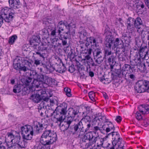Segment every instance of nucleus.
<instances>
[{
	"mask_svg": "<svg viewBox=\"0 0 149 149\" xmlns=\"http://www.w3.org/2000/svg\"><path fill=\"white\" fill-rule=\"evenodd\" d=\"M105 36V47H104V54L101 49L97 48L93 52L94 58L95 62L98 64L102 62L104 58L110 56L112 54L111 49H113L112 47L113 37L111 32Z\"/></svg>",
	"mask_w": 149,
	"mask_h": 149,
	"instance_id": "f257e3e1",
	"label": "nucleus"
},
{
	"mask_svg": "<svg viewBox=\"0 0 149 149\" xmlns=\"http://www.w3.org/2000/svg\"><path fill=\"white\" fill-rule=\"evenodd\" d=\"M13 64L14 68L17 70L19 71H23L25 72L28 70H30L29 73H27V74H29V77L35 79L37 77L38 74L35 70H31L32 68V64L31 62L25 60L24 58L19 57L16 58L14 61Z\"/></svg>",
	"mask_w": 149,
	"mask_h": 149,
	"instance_id": "f03ea898",
	"label": "nucleus"
},
{
	"mask_svg": "<svg viewBox=\"0 0 149 149\" xmlns=\"http://www.w3.org/2000/svg\"><path fill=\"white\" fill-rule=\"evenodd\" d=\"M20 130L23 141L20 143H18L17 147L19 148H22L26 147L27 141L32 139L34 131L33 127L29 125L22 126Z\"/></svg>",
	"mask_w": 149,
	"mask_h": 149,
	"instance_id": "7ed1b4c3",
	"label": "nucleus"
},
{
	"mask_svg": "<svg viewBox=\"0 0 149 149\" xmlns=\"http://www.w3.org/2000/svg\"><path fill=\"white\" fill-rule=\"evenodd\" d=\"M74 120L65 121L64 123L66 124V125L63 131H65L68 130L72 134H77L79 137L82 136L81 134V131L82 130V122L79 121L77 124L74 123Z\"/></svg>",
	"mask_w": 149,
	"mask_h": 149,
	"instance_id": "20e7f679",
	"label": "nucleus"
},
{
	"mask_svg": "<svg viewBox=\"0 0 149 149\" xmlns=\"http://www.w3.org/2000/svg\"><path fill=\"white\" fill-rule=\"evenodd\" d=\"M57 137L56 132L50 130L44 131L40 139V141L42 144H50L55 142Z\"/></svg>",
	"mask_w": 149,
	"mask_h": 149,
	"instance_id": "39448f33",
	"label": "nucleus"
},
{
	"mask_svg": "<svg viewBox=\"0 0 149 149\" xmlns=\"http://www.w3.org/2000/svg\"><path fill=\"white\" fill-rule=\"evenodd\" d=\"M65 26V29L67 30L66 32L63 33L62 34H66V33H70L71 31L74 30V29L76 27L75 25L72 22L68 23L65 21H61L59 22L56 27V29H57L58 35L61 34V31H63L64 26Z\"/></svg>",
	"mask_w": 149,
	"mask_h": 149,
	"instance_id": "423d86ee",
	"label": "nucleus"
},
{
	"mask_svg": "<svg viewBox=\"0 0 149 149\" xmlns=\"http://www.w3.org/2000/svg\"><path fill=\"white\" fill-rule=\"evenodd\" d=\"M135 89L138 93H141L146 91L149 93V81L141 80L136 83Z\"/></svg>",
	"mask_w": 149,
	"mask_h": 149,
	"instance_id": "0eeeda50",
	"label": "nucleus"
},
{
	"mask_svg": "<svg viewBox=\"0 0 149 149\" xmlns=\"http://www.w3.org/2000/svg\"><path fill=\"white\" fill-rule=\"evenodd\" d=\"M111 135L112 136L113 144L115 145H117L116 149H123L124 147L123 142L122 139L120 137L118 133L116 132H112L108 134V135Z\"/></svg>",
	"mask_w": 149,
	"mask_h": 149,
	"instance_id": "6e6552de",
	"label": "nucleus"
},
{
	"mask_svg": "<svg viewBox=\"0 0 149 149\" xmlns=\"http://www.w3.org/2000/svg\"><path fill=\"white\" fill-rule=\"evenodd\" d=\"M3 20L5 22H9L11 21L15 16V13L13 11H10L7 7H5L1 11Z\"/></svg>",
	"mask_w": 149,
	"mask_h": 149,
	"instance_id": "1a4fd4ad",
	"label": "nucleus"
},
{
	"mask_svg": "<svg viewBox=\"0 0 149 149\" xmlns=\"http://www.w3.org/2000/svg\"><path fill=\"white\" fill-rule=\"evenodd\" d=\"M96 132H93L92 133H86L82 138V141L86 143L85 144V148H88L93 145V141L94 139Z\"/></svg>",
	"mask_w": 149,
	"mask_h": 149,
	"instance_id": "9d476101",
	"label": "nucleus"
},
{
	"mask_svg": "<svg viewBox=\"0 0 149 149\" xmlns=\"http://www.w3.org/2000/svg\"><path fill=\"white\" fill-rule=\"evenodd\" d=\"M46 95V92L42 89L37 91L34 93L32 94L30 97V99L33 102L38 103L42 100V97Z\"/></svg>",
	"mask_w": 149,
	"mask_h": 149,
	"instance_id": "9b49d317",
	"label": "nucleus"
},
{
	"mask_svg": "<svg viewBox=\"0 0 149 149\" xmlns=\"http://www.w3.org/2000/svg\"><path fill=\"white\" fill-rule=\"evenodd\" d=\"M68 105L65 102L61 103L56 107L55 111L57 114H60L62 116H65L67 114L68 111L67 108Z\"/></svg>",
	"mask_w": 149,
	"mask_h": 149,
	"instance_id": "f8f14e48",
	"label": "nucleus"
},
{
	"mask_svg": "<svg viewBox=\"0 0 149 149\" xmlns=\"http://www.w3.org/2000/svg\"><path fill=\"white\" fill-rule=\"evenodd\" d=\"M59 38L56 37L53 40V42H57L58 41V44L61 45V43H59V41L62 40V44L63 46L66 45L67 44V39L70 36V33L66 34H62L59 35Z\"/></svg>",
	"mask_w": 149,
	"mask_h": 149,
	"instance_id": "ddd939ff",
	"label": "nucleus"
},
{
	"mask_svg": "<svg viewBox=\"0 0 149 149\" xmlns=\"http://www.w3.org/2000/svg\"><path fill=\"white\" fill-rule=\"evenodd\" d=\"M68 116L65 121L74 120V118L77 115L79 111L76 108H70L68 110Z\"/></svg>",
	"mask_w": 149,
	"mask_h": 149,
	"instance_id": "4468645a",
	"label": "nucleus"
},
{
	"mask_svg": "<svg viewBox=\"0 0 149 149\" xmlns=\"http://www.w3.org/2000/svg\"><path fill=\"white\" fill-rule=\"evenodd\" d=\"M104 141V139L100 138L99 137L98 133L96 132L94 139L93 141V145L96 142L97 147L96 148L100 149L102 147H103V145Z\"/></svg>",
	"mask_w": 149,
	"mask_h": 149,
	"instance_id": "2eb2a0df",
	"label": "nucleus"
},
{
	"mask_svg": "<svg viewBox=\"0 0 149 149\" xmlns=\"http://www.w3.org/2000/svg\"><path fill=\"white\" fill-rule=\"evenodd\" d=\"M99 114L98 115H96V116H95V118L93 120V122L94 123H97L98 124V125L100 124V122H101L102 123H107L108 121V120L106 118V116H99Z\"/></svg>",
	"mask_w": 149,
	"mask_h": 149,
	"instance_id": "dca6fc26",
	"label": "nucleus"
},
{
	"mask_svg": "<svg viewBox=\"0 0 149 149\" xmlns=\"http://www.w3.org/2000/svg\"><path fill=\"white\" fill-rule=\"evenodd\" d=\"M132 18L129 17L127 22V30L129 33H132L135 30V27Z\"/></svg>",
	"mask_w": 149,
	"mask_h": 149,
	"instance_id": "f3484780",
	"label": "nucleus"
},
{
	"mask_svg": "<svg viewBox=\"0 0 149 149\" xmlns=\"http://www.w3.org/2000/svg\"><path fill=\"white\" fill-rule=\"evenodd\" d=\"M79 37L80 38V42L81 43H84L88 40L87 33L86 31L83 30L78 33Z\"/></svg>",
	"mask_w": 149,
	"mask_h": 149,
	"instance_id": "a211bd4d",
	"label": "nucleus"
},
{
	"mask_svg": "<svg viewBox=\"0 0 149 149\" xmlns=\"http://www.w3.org/2000/svg\"><path fill=\"white\" fill-rule=\"evenodd\" d=\"M147 49V45L141 46L140 47L139 51V56L142 59L145 58L146 55L148 54V51H146Z\"/></svg>",
	"mask_w": 149,
	"mask_h": 149,
	"instance_id": "6ab92c4d",
	"label": "nucleus"
},
{
	"mask_svg": "<svg viewBox=\"0 0 149 149\" xmlns=\"http://www.w3.org/2000/svg\"><path fill=\"white\" fill-rule=\"evenodd\" d=\"M47 49V48L44 47L43 45H40L38 47L37 51L35 52V53H33V55H38L40 57L44 58V54L43 52L46 50Z\"/></svg>",
	"mask_w": 149,
	"mask_h": 149,
	"instance_id": "aec40b11",
	"label": "nucleus"
},
{
	"mask_svg": "<svg viewBox=\"0 0 149 149\" xmlns=\"http://www.w3.org/2000/svg\"><path fill=\"white\" fill-rule=\"evenodd\" d=\"M95 40L94 37H90L88 38V40L86 41L85 46L88 47V46L93 47V49L95 47Z\"/></svg>",
	"mask_w": 149,
	"mask_h": 149,
	"instance_id": "412c9836",
	"label": "nucleus"
},
{
	"mask_svg": "<svg viewBox=\"0 0 149 149\" xmlns=\"http://www.w3.org/2000/svg\"><path fill=\"white\" fill-rule=\"evenodd\" d=\"M10 7L16 9L19 7V0H9Z\"/></svg>",
	"mask_w": 149,
	"mask_h": 149,
	"instance_id": "4be33fe9",
	"label": "nucleus"
},
{
	"mask_svg": "<svg viewBox=\"0 0 149 149\" xmlns=\"http://www.w3.org/2000/svg\"><path fill=\"white\" fill-rule=\"evenodd\" d=\"M138 108L140 112L142 114L149 113V105L148 104L141 105Z\"/></svg>",
	"mask_w": 149,
	"mask_h": 149,
	"instance_id": "5701e85b",
	"label": "nucleus"
},
{
	"mask_svg": "<svg viewBox=\"0 0 149 149\" xmlns=\"http://www.w3.org/2000/svg\"><path fill=\"white\" fill-rule=\"evenodd\" d=\"M82 126L83 128H82V130L81 131V134L82 135L84 134L85 132L88 131L91 127V125L90 123L88 122L87 123H85L84 125L82 123Z\"/></svg>",
	"mask_w": 149,
	"mask_h": 149,
	"instance_id": "b1692460",
	"label": "nucleus"
},
{
	"mask_svg": "<svg viewBox=\"0 0 149 149\" xmlns=\"http://www.w3.org/2000/svg\"><path fill=\"white\" fill-rule=\"evenodd\" d=\"M134 20V24L136 28L140 29L142 26V21L140 17H138L135 19L132 18Z\"/></svg>",
	"mask_w": 149,
	"mask_h": 149,
	"instance_id": "393cba45",
	"label": "nucleus"
},
{
	"mask_svg": "<svg viewBox=\"0 0 149 149\" xmlns=\"http://www.w3.org/2000/svg\"><path fill=\"white\" fill-rule=\"evenodd\" d=\"M40 34L42 36L43 39H46L49 37V33L48 29L45 28L40 31Z\"/></svg>",
	"mask_w": 149,
	"mask_h": 149,
	"instance_id": "a878e982",
	"label": "nucleus"
},
{
	"mask_svg": "<svg viewBox=\"0 0 149 149\" xmlns=\"http://www.w3.org/2000/svg\"><path fill=\"white\" fill-rule=\"evenodd\" d=\"M110 32V31H108V33H107L108 34L107 35V33H105L106 36L107 35H109V32ZM112 34V33H111ZM111 35L113 36L112 35ZM113 45L112 47L113 48V49L114 48V47H116L118 46L119 45H122L123 43V41L120 39H119L118 38H116L115 41H114V42H113Z\"/></svg>",
	"mask_w": 149,
	"mask_h": 149,
	"instance_id": "bb28decb",
	"label": "nucleus"
},
{
	"mask_svg": "<svg viewBox=\"0 0 149 149\" xmlns=\"http://www.w3.org/2000/svg\"><path fill=\"white\" fill-rule=\"evenodd\" d=\"M110 55H111V56L108 58V62L109 64L111 69H112L113 68V66L115 64L114 62L115 58L116 56L113 55V54L112 52V54Z\"/></svg>",
	"mask_w": 149,
	"mask_h": 149,
	"instance_id": "cd10ccee",
	"label": "nucleus"
},
{
	"mask_svg": "<svg viewBox=\"0 0 149 149\" xmlns=\"http://www.w3.org/2000/svg\"><path fill=\"white\" fill-rule=\"evenodd\" d=\"M73 51V50L70 47H67L65 50L66 53L68 54V57L70 58H73L74 57Z\"/></svg>",
	"mask_w": 149,
	"mask_h": 149,
	"instance_id": "c85d7f7f",
	"label": "nucleus"
},
{
	"mask_svg": "<svg viewBox=\"0 0 149 149\" xmlns=\"http://www.w3.org/2000/svg\"><path fill=\"white\" fill-rule=\"evenodd\" d=\"M54 79L47 76H45L43 84H46L49 85H52L53 84Z\"/></svg>",
	"mask_w": 149,
	"mask_h": 149,
	"instance_id": "c756f323",
	"label": "nucleus"
},
{
	"mask_svg": "<svg viewBox=\"0 0 149 149\" xmlns=\"http://www.w3.org/2000/svg\"><path fill=\"white\" fill-rule=\"evenodd\" d=\"M63 116L62 115L59 117L57 118V121H56V123L59 124V127H62V129L63 127L65 128V127L66 125V124H65L64 123L65 121H64L63 123Z\"/></svg>",
	"mask_w": 149,
	"mask_h": 149,
	"instance_id": "7c9ffc66",
	"label": "nucleus"
},
{
	"mask_svg": "<svg viewBox=\"0 0 149 149\" xmlns=\"http://www.w3.org/2000/svg\"><path fill=\"white\" fill-rule=\"evenodd\" d=\"M22 88H23L22 85L21 84L16 85L14 86L13 91L15 93H19L21 92Z\"/></svg>",
	"mask_w": 149,
	"mask_h": 149,
	"instance_id": "2f4dec72",
	"label": "nucleus"
},
{
	"mask_svg": "<svg viewBox=\"0 0 149 149\" xmlns=\"http://www.w3.org/2000/svg\"><path fill=\"white\" fill-rule=\"evenodd\" d=\"M132 66L130 65L125 64L122 67V70L126 71L128 72H131V70L132 71V68H134V66L133 65H131Z\"/></svg>",
	"mask_w": 149,
	"mask_h": 149,
	"instance_id": "473e14b6",
	"label": "nucleus"
},
{
	"mask_svg": "<svg viewBox=\"0 0 149 149\" xmlns=\"http://www.w3.org/2000/svg\"><path fill=\"white\" fill-rule=\"evenodd\" d=\"M106 124L107 128L106 132H108L112 130H114V126L111 122H108L107 123H106Z\"/></svg>",
	"mask_w": 149,
	"mask_h": 149,
	"instance_id": "72a5a7b5",
	"label": "nucleus"
},
{
	"mask_svg": "<svg viewBox=\"0 0 149 149\" xmlns=\"http://www.w3.org/2000/svg\"><path fill=\"white\" fill-rule=\"evenodd\" d=\"M66 70L65 66L63 63H62V65H58V68L56 70V71L60 73H64Z\"/></svg>",
	"mask_w": 149,
	"mask_h": 149,
	"instance_id": "f704fd0d",
	"label": "nucleus"
},
{
	"mask_svg": "<svg viewBox=\"0 0 149 149\" xmlns=\"http://www.w3.org/2000/svg\"><path fill=\"white\" fill-rule=\"evenodd\" d=\"M121 70L117 69L116 70L115 72L112 73V75L113 76L112 79H115L116 77H121Z\"/></svg>",
	"mask_w": 149,
	"mask_h": 149,
	"instance_id": "c9c22d12",
	"label": "nucleus"
},
{
	"mask_svg": "<svg viewBox=\"0 0 149 149\" xmlns=\"http://www.w3.org/2000/svg\"><path fill=\"white\" fill-rule=\"evenodd\" d=\"M7 135L8 137L5 139V141L7 143V145H8V143H11L10 141L12 139H14L15 136L12 133H8Z\"/></svg>",
	"mask_w": 149,
	"mask_h": 149,
	"instance_id": "e433bc0d",
	"label": "nucleus"
},
{
	"mask_svg": "<svg viewBox=\"0 0 149 149\" xmlns=\"http://www.w3.org/2000/svg\"><path fill=\"white\" fill-rule=\"evenodd\" d=\"M20 139L21 137L19 135V133H17L16 135L15 136L14 139H12L10 141V143H14L17 144L19 142Z\"/></svg>",
	"mask_w": 149,
	"mask_h": 149,
	"instance_id": "4c0bfd02",
	"label": "nucleus"
},
{
	"mask_svg": "<svg viewBox=\"0 0 149 149\" xmlns=\"http://www.w3.org/2000/svg\"><path fill=\"white\" fill-rule=\"evenodd\" d=\"M45 122V119H42L41 122H38L37 124L38 125V126H39V127L42 131L44 128H46L47 127L46 125L47 124L44 123V122Z\"/></svg>",
	"mask_w": 149,
	"mask_h": 149,
	"instance_id": "58836bf2",
	"label": "nucleus"
},
{
	"mask_svg": "<svg viewBox=\"0 0 149 149\" xmlns=\"http://www.w3.org/2000/svg\"><path fill=\"white\" fill-rule=\"evenodd\" d=\"M93 47L88 46L86 47L84 50H81L83 53L85 54L86 55H91V54L92 49Z\"/></svg>",
	"mask_w": 149,
	"mask_h": 149,
	"instance_id": "ea45409f",
	"label": "nucleus"
},
{
	"mask_svg": "<svg viewBox=\"0 0 149 149\" xmlns=\"http://www.w3.org/2000/svg\"><path fill=\"white\" fill-rule=\"evenodd\" d=\"M84 117L82 118L80 121H84V123H87L88 122L91 123V120L90 117L87 116V115H83Z\"/></svg>",
	"mask_w": 149,
	"mask_h": 149,
	"instance_id": "a19ab883",
	"label": "nucleus"
},
{
	"mask_svg": "<svg viewBox=\"0 0 149 149\" xmlns=\"http://www.w3.org/2000/svg\"><path fill=\"white\" fill-rule=\"evenodd\" d=\"M50 144H42V145L39 144L37 147V149H50Z\"/></svg>",
	"mask_w": 149,
	"mask_h": 149,
	"instance_id": "79ce46f5",
	"label": "nucleus"
},
{
	"mask_svg": "<svg viewBox=\"0 0 149 149\" xmlns=\"http://www.w3.org/2000/svg\"><path fill=\"white\" fill-rule=\"evenodd\" d=\"M32 80L31 78L28 77L24 79L23 82L24 84L26 86H29L30 84H32V83L31 82Z\"/></svg>",
	"mask_w": 149,
	"mask_h": 149,
	"instance_id": "37998d69",
	"label": "nucleus"
},
{
	"mask_svg": "<svg viewBox=\"0 0 149 149\" xmlns=\"http://www.w3.org/2000/svg\"><path fill=\"white\" fill-rule=\"evenodd\" d=\"M90 55H86L82 59V60L86 61L88 65L89 66V62L93 61V59L90 56Z\"/></svg>",
	"mask_w": 149,
	"mask_h": 149,
	"instance_id": "c03bdc74",
	"label": "nucleus"
},
{
	"mask_svg": "<svg viewBox=\"0 0 149 149\" xmlns=\"http://www.w3.org/2000/svg\"><path fill=\"white\" fill-rule=\"evenodd\" d=\"M112 79H110L108 78L105 79L104 76H103L102 77L100 78V80L101 82H103L105 84H108L111 82Z\"/></svg>",
	"mask_w": 149,
	"mask_h": 149,
	"instance_id": "a18cd8bd",
	"label": "nucleus"
},
{
	"mask_svg": "<svg viewBox=\"0 0 149 149\" xmlns=\"http://www.w3.org/2000/svg\"><path fill=\"white\" fill-rule=\"evenodd\" d=\"M43 83L42 82H40L36 79H34L32 82V86H35L36 88H38L41 84H42Z\"/></svg>",
	"mask_w": 149,
	"mask_h": 149,
	"instance_id": "49530a36",
	"label": "nucleus"
},
{
	"mask_svg": "<svg viewBox=\"0 0 149 149\" xmlns=\"http://www.w3.org/2000/svg\"><path fill=\"white\" fill-rule=\"evenodd\" d=\"M47 105V103H45L44 101H42L40 104L39 109H42V111L43 110H46Z\"/></svg>",
	"mask_w": 149,
	"mask_h": 149,
	"instance_id": "de8ad7c7",
	"label": "nucleus"
},
{
	"mask_svg": "<svg viewBox=\"0 0 149 149\" xmlns=\"http://www.w3.org/2000/svg\"><path fill=\"white\" fill-rule=\"evenodd\" d=\"M95 40V47H97V45L99 43H102V39L101 36H98L94 38Z\"/></svg>",
	"mask_w": 149,
	"mask_h": 149,
	"instance_id": "09e8293b",
	"label": "nucleus"
},
{
	"mask_svg": "<svg viewBox=\"0 0 149 149\" xmlns=\"http://www.w3.org/2000/svg\"><path fill=\"white\" fill-rule=\"evenodd\" d=\"M17 38V36L16 35H14L10 37L9 39L8 42L10 44H13Z\"/></svg>",
	"mask_w": 149,
	"mask_h": 149,
	"instance_id": "8fccbe9b",
	"label": "nucleus"
},
{
	"mask_svg": "<svg viewBox=\"0 0 149 149\" xmlns=\"http://www.w3.org/2000/svg\"><path fill=\"white\" fill-rule=\"evenodd\" d=\"M36 77L37 79H36L40 81V82H42L43 83L44 80V78H45V76L42 74H38Z\"/></svg>",
	"mask_w": 149,
	"mask_h": 149,
	"instance_id": "3c124183",
	"label": "nucleus"
},
{
	"mask_svg": "<svg viewBox=\"0 0 149 149\" xmlns=\"http://www.w3.org/2000/svg\"><path fill=\"white\" fill-rule=\"evenodd\" d=\"M93 124H94L95 126H94L93 129V130L94 131L93 132H97V131L98 130H100L101 132V130H102L101 129H100V125H98V124L96 123L95 122L94 123H93Z\"/></svg>",
	"mask_w": 149,
	"mask_h": 149,
	"instance_id": "603ef678",
	"label": "nucleus"
},
{
	"mask_svg": "<svg viewBox=\"0 0 149 149\" xmlns=\"http://www.w3.org/2000/svg\"><path fill=\"white\" fill-rule=\"evenodd\" d=\"M83 109L84 110V111L83 112L82 115H87V114L89 113L90 111V107L88 106H84L83 108Z\"/></svg>",
	"mask_w": 149,
	"mask_h": 149,
	"instance_id": "864d4df0",
	"label": "nucleus"
},
{
	"mask_svg": "<svg viewBox=\"0 0 149 149\" xmlns=\"http://www.w3.org/2000/svg\"><path fill=\"white\" fill-rule=\"evenodd\" d=\"M88 96L92 101L94 102L95 101V100L94 98V97L95 96V93L93 91L89 92L88 93Z\"/></svg>",
	"mask_w": 149,
	"mask_h": 149,
	"instance_id": "5fc2aeb1",
	"label": "nucleus"
},
{
	"mask_svg": "<svg viewBox=\"0 0 149 149\" xmlns=\"http://www.w3.org/2000/svg\"><path fill=\"white\" fill-rule=\"evenodd\" d=\"M64 91L66 93V95L67 96L70 97L71 96V89L68 88H64Z\"/></svg>",
	"mask_w": 149,
	"mask_h": 149,
	"instance_id": "6e6d98bb",
	"label": "nucleus"
},
{
	"mask_svg": "<svg viewBox=\"0 0 149 149\" xmlns=\"http://www.w3.org/2000/svg\"><path fill=\"white\" fill-rule=\"evenodd\" d=\"M117 145H115L113 144V141H112V144L108 143L107 146L105 147L106 148V149H115V147L116 148Z\"/></svg>",
	"mask_w": 149,
	"mask_h": 149,
	"instance_id": "4d7b16f0",
	"label": "nucleus"
},
{
	"mask_svg": "<svg viewBox=\"0 0 149 149\" xmlns=\"http://www.w3.org/2000/svg\"><path fill=\"white\" fill-rule=\"evenodd\" d=\"M131 37L129 35H128L126 38H124V40H125V44H126L127 45H129V43L130 42V38Z\"/></svg>",
	"mask_w": 149,
	"mask_h": 149,
	"instance_id": "13d9d810",
	"label": "nucleus"
},
{
	"mask_svg": "<svg viewBox=\"0 0 149 149\" xmlns=\"http://www.w3.org/2000/svg\"><path fill=\"white\" fill-rule=\"evenodd\" d=\"M31 39H32L33 40H34V41H36V42H37L39 43L40 40V36L39 35L38 36H33L32 37Z\"/></svg>",
	"mask_w": 149,
	"mask_h": 149,
	"instance_id": "bf43d9fd",
	"label": "nucleus"
},
{
	"mask_svg": "<svg viewBox=\"0 0 149 149\" xmlns=\"http://www.w3.org/2000/svg\"><path fill=\"white\" fill-rule=\"evenodd\" d=\"M30 45L33 47L36 46L39 44L38 42H36L35 40L34 41L31 38L30 41Z\"/></svg>",
	"mask_w": 149,
	"mask_h": 149,
	"instance_id": "052dcab7",
	"label": "nucleus"
},
{
	"mask_svg": "<svg viewBox=\"0 0 149 149\" xmlns=\"http://www.w3.org/2000/svg\"><path fill=\"white\" fill-rule=\"evenodd\" d=\"M129 73V72H128L127 71L123 70L122 69L121 70V77H123L125 78L127 77L128 75V73Z\"/></svg>",
	"mask_w": 149,
	"mask_h": 149,
	"instance_id": "680f3d73",
	"label": "nucleus"
},
{
	"mask_svg": "<svg viewBox=\"0 0 149 149\" xmlns=\"http://www.w3.org/2000/svg\"><path fill=\"white\" fill-rule=\"evenodd\" d=\"M140 112V111H137L136 113V118L138 120H141L143 119L142 117Z\"/></svg>",
	"mask_w": 149,
	"mask_h": 149,
	"instance_id": "e2e57ef3",
	"label": "nucleus"
},
{
	"mask_svg": "<svg viewBox=\"0 0 149 149\" xmlns=\"http://www.w3.org/2000/svg\"><path fill=\"white\" fill-rule=\"evenodd\" d=\"M34 129H35V132L36 134L39 133L41 132L42 130L39 127L38 125H36L34 126Z\"/></svg>",
	"mask_w": 149,
	"mask_h": 149,
	"instance_id": "0e129e2a",
	"label": "nucleus"
},
{
	"mask_svg": "<svg viewBox=\"0 0 149 149\" xmlns=\"http://www.w3.org/2000/svg\"><path fill=\"white\" fill-rule=\"evenodd\" d=\"M128 45H126L125 44L124 45V44L123 43L121 47V48L122 49V51L123 52H124L126 50H127L128 47Z\"/></svg>",
	"mask_w": 149,
	"mask_h": 149,
	"instance_id": "69168bd1",
	"label": "nucleus"
},
{
	"mask_svg": "<svg viewBox=\"0 0 149 149\" xmlns=\"http://www.w3.org/2000/svg\"><path fill=\"white\" fill-rule=\"evenodd\" d=\"M107 126L106 123H104V124L102 127H100V129L102 130H101V132L102 133H103L105 131H106V129Z\"/></svg>",
	"mask_w": 149,
	"mask_h": 149,
	"instance_id": "338daca9",
	"label": "nucleus"
},
{
	"mask_svg": "<svg viewBox=\"0 0 149 149\" xmlns=\"http://www.w3.org/2000/svg\"><path fill=\"white\" fill-rule=\"evenodd\" d=\"M23 93L24 94H26L28 92V90L26 87H24L23 86V88H22V91Z\"/></svg>",
	"mask_w": 149,
	"mask_h": 149,
	"instance_id": "774afa93",
	"label": "nucleus"
}]
</instances>
